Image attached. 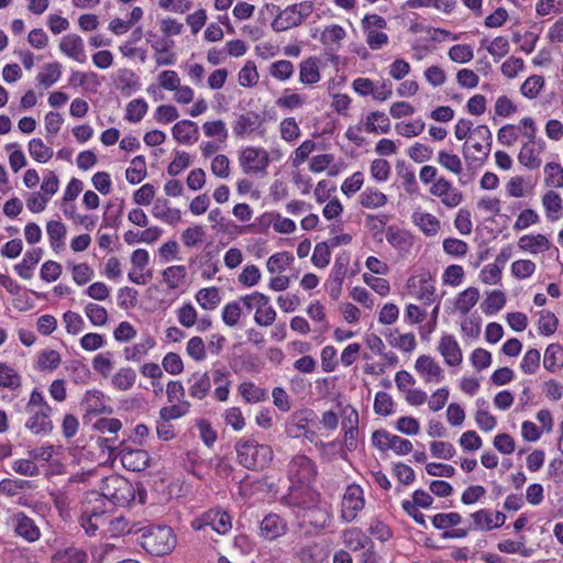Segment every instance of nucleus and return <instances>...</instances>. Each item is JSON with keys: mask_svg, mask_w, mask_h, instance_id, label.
Wrapping results in <instances>:
<instances>
[{"mask_svg": "<svg viewBox=\"0 0 563 563\" xmlns=\"http://www.w3.org/2000/svg\"><path fill=\"white\" fill-rule=\"evenodd\" d=\"M62 65L57 62L48 63L44 67V71L40 73L36 77L38 82L46 88L55 84L62 75Z\"/></svg>", "mask_w": 563, "mask_h": 563, "instance_id": "nucleus-40", "label": "nucleus"}, {"mask_svg": "<svg viewBox=\"0 0 563 563\" xmlns=\"http://www.w3.org/2000/svg\"><path fill=\"white\" fill-rule=\"evenodd\" d=\"M540 362V352L537 349H530L526 352L521 361L520 368L522 369L523 373L531 375L538 371Z\"/></svg>", "mask_w": 563, "mask_h": 563, "instance_id": "nucleus-56", "label": "nucleus"}, {"mask_svg": "<svg viewBox=\"0 0 563 563\" xmlns=\"http://www.w3.org/2000/svg\"><path fill=\"white\" fill-rule=\"evenodd\" d=\"M42 254L43 250L41 247L26 252L23 261L14 266L16 274L24 279H30L33 276L34 267L42 258Z\"/></svg>", "mask_w": 563, "mask_h": 563, "instance_id": "nucleus-22", "label": "nucleus"}, {"mask_svg": "<svg viewBox=\"0 0 563 563\" xmlns=\"http://www.w3.org/2000/svg\"><path fill=\"white\" fill-rule=\"evenodd\" d=\"M393 398L385 391H378L375 396L374 410L377 415L388 416L393 412Z\"/></svg>", "mask_w": 563, "mask_h": 563, "instance_id": "nucleus-63", "label": "nucleus"}, {"mask_svg": "<svg viewBox=\"0 0 563 563\" xmlns=\"http://www.w3.org/2000/svg\"><path fill=\"white\" fill-rule=\"evenodd\" d=\"M299 489L292 488L285 497L288 505L302 510V519L316 528H324L329 521V512L318 507L319 494L312 489H306V496H299Z\"/></svg>", "mask_w": 563, "mask_h": 563, "instance_id": "nucleus-1", "label": "nucleus"}, {"mask_svg": "<svg viewBox=\"0 0 563 563\" xmlns=\"http://www.w3.org/2000/svg\"><path fill=\"white\" fill-rule=\"evenodd\" d=\"M258 81V74L254 63L247 62L239 73V82L243 87H252Z\"/></svg>", "mask_w": 563, "mask_h": 563, "instance_id": "nucleus-64", "label": "nucleus"}, {"mask_svg": "<svg viewBox=\"0 0 563 563\" xmlns=\"http://www.w3.org/2000/svg\"><path fill=\"white\" fill-rule=\"evenodd\" d=\"M126 180L130 184H139L146 176V163L143 155L135 156L131 161V166L125 172Z\"/></svg>", "mask_w": 563, "mask_h": 563, "instance_id": "nucleus-33", "label": "nucleus"}, {"mask_svg": "<svg viewBox=\"0 0 563 563\" xmlns=\"http://www.w3.org/2000/svg\"><path fill=\"white\" fill-rule=\"evenodd\" d=\"M63 321L66 327V331L69 334H78L84 330L85 321L82 317L74 311H67L63 316Z\"/></svg>", "mask_w": 563, "mask_h": 563, "instance_id": "nucleus-60", "label": "nucleus"}, {"mask_svg": "<svg viewBox=\"0 0 563 563\" xmlns=\"http://www.w3.org/2000/svg\"><path fill=\"white\" fill-rule=\"evenodd\" d=\"M396 169L398 176L402 180V186L405 190L410 195L417 192L418 184L416 180L415 173L410 168H408L404 162H398L396 164Z\"/></svg>", "mask_w": 563, "mask_h": 563, "instance_id": "nucleus-43", "label": "nucleus"}, {"mask_svg": "<svg viewBox=\"0 0 563 563\" xmlns=\"http://www.w3.org/2000/svg\"><path fill=\"white\" fill-rule=\"evenodd\" d=\"M296 556L302 563H314L322 560L323 550L318 543H308L296 551Z\"/></svg>", "mask_w": 563, "mask_h": 563, "instance_id": "nucleus-38", "label": "nucleus"}, {"mask_svg": "<svg viewBox=\"0 0 563 563\" xmlns=\"http://www.w3.org/2000/svg\"><path fill=\"white\" fill-rule=\"evenodd\" d=\"M521 123L522 125H529L531 128V131L525 132V135L528 137V142L522 145L518 159L522 165H525L529 169H536L541 164L540 158H538V154H536L534 147L536 125L531 118H523L521 120Z\"/></svg>", "mask_w": 563, "mask_h": 563, "instance_id": "nucleus-10", "label": "nucleus"}, {"mask_svg": "<svg viewBox=\"0 0 563 563\" xmlns=\"http://www.w3.org/2000/svg\"><path fill=\"white\" fill-rule=\"evenodd\" d=\"M287 477L292 484L290 490L299 489V496H306V489H311L310 485L317 477V466L307 455L296 454L287 465Z\"/></svg>", "mask_w": 563, "mask_h": 563, "instance_id": "nucleus-4", "label": "nucleus"}, {"mask_svg": "<svg viewBox=\"0 0 563 563\" xmlns=\"http://www.w3.org/2000/svg\"><path fill=\"white\" fill-rule=\"evenodd\" d=\"M187 354L197 362L206 358V344L200 336L191 338L186 346Z\"/></svg>", "mask_w": 563, "mask_h": 563, "instance_id": "nucleus-62", "label": "nucleus"}, {"mask_svg": "<svg viewBox=\"0 0 563 563\" xmlns=\"http://www.w3.org/2000/svg\"><path fill=\"white\" fill-rule=\"evenodd\" d=\"M10 525L18 537L23 538L27 542H35L41 537L40 528L34 520L24 512H16L10 518Z\"/></svg>", "mask_w": 563, "mask_h": 563, "instance_id": "nucleus-11", "label": "nucleus"}, {"mask_svg": "<svg viewBox=\"0 0 563 563\" xmlns=\"http://www.w3.org/2000/svg\"><path fill=\"white\" fill-rule=\"evenodd\" d=\"M386 240L399 250H405L411 245L410 235L405 231L396 230L394 227L387 229Z\"/></svg>", "mask_w": 563, "mask_h": 563, "instance_id": "nucleus-53", "label": "nucleus"}, {"mask_svg": "<svg viewBox=\"0 0 563 563\" xmlns=\"http://www.w3.org/2000/svg\"><path fill=\"white\" fill-rule=\"evenodd\" d=\"M22 385L20 374L5 363H0V387L16 390Z\"/></svg>", "mask_w": 563, "mask_h": 563, "instance_id": "nucleus-31", "label": "nucleus"}, {"mask_svg": "<svg viewBox=\"0 0 563 563\" xmlns=\"http://www.w3.org/2000/svg\"><path fill=\"white\" fill-rule=\"evenodd\" d=\"M173 136L177 142L188 144L195 143L199 137V130L195 122L190 120H183L173 126Z\"/></svg>", "mask_w": 563, "mask_h": 563, "instance_id": "nucleus-21", "label": "nucleus"}, {"mask_svg": "<svg viewBox=\"0 0 563 563\" xmlns=\"http://www.w3.org/2000/svg\"><path fill=\"white\" fill-rule=\"evenodd\" d=\"M474 528L492 530L494 528L501 527L506 521V516L501 511H496L493 517L487 509H481L472 514Z\"/></svg>", "mask_w": 563, "mask_h": 563, "instance_id": "nucleus-20", "label": "nucleus"}, {"mask_svg": "<svg viewBox=\"0 0 563 563\" xmlns=\"http://www.w3.org/2000/svg\"><path fill=\"white\" fill-rule=\"evenodd\" d=\"M60 354L55 350H43L38 354L37 366L40 369L54 371L60 364Z\"/></svg>", "mask_w": 563, "mask_h": 563, "instance_id": "nucleus-50", "label": "nucleus"}, {"mask_svg": "<svg viewBox=\"0 0 563 563\" xmlns=\"http://www.w3.org/2000/svg\"><path fill=\"white\" fill-rule=\"evenodd\" d=\"M147 111V103L143 99H134L126 107L125 119L130 122H139Z\"/></svg>", "mask_w": 563, "mask_h": 563, "instance_id": "nucleus-55", "label": "nucleus"}, {"mask_svg": "<svg viewBox=\"0 0 563 563\" xmlns=\"http://www.w3.org/2000/svg\"><path fill=\"white\" fill-rule=\"evenodd\" d=\"M85 313L89 321L96 327L104 325L108 322V312L100 305L92 302L87 303L85 306Z\"/></svg>", "mask_w": 563, "mask_h": 563, "instance_id": "nucleus-51", "label": "nucleus"}, {"mask_svg": "<svg viewBox=\"0 0 563 563\" xmlns=\"http://www.w3.org/2000/svg\"><path fill=\"white\" fill-rule=\"evenodd\" d=\"M122 465L132 472H141L148 465L150 456L145 450L123 448L120 453Z\"/></svg>", "mask_w": 563, "mask_h": 563, "instance_id": "nucleus-14", "label": "nucleus"}, {"mask_svg": "<svg viewBox=\"0 0 563 563\" xmlns=\"http://www.w3.org/2000/svg\"><path fill=\"white\" fill-rule=\"evenodd\" d=\"M207 527H210L213 531L220 534H224L232 528L231 517L225 511L209 510L202 516L201 523L197 529Z\"/></svg>", "mask_w": 563, "mask_h": 563, "instance_id": "nucleus-15", "label": "nucleus"}, {"mask_svg": "<svg viewBox=\"0 0 563 563\" xmlns=\"http://www.w3.org/2000/svg\"><path fill=\"white\" fill-rule=\"evenodd\" d=\"M142 548L152 555H165L176 547V536L170 527L151 526L139 530Z\"/></svg>", "mask_w": 563, "mask_h": 563, "instance_id": "nucleus-3", "label": "nucleus"}, {"mask_svg": "<svg viewBox=\"0 0 563 563\" xmlns=\"http://www.w3.org/2000/svg\"><path fill=\"white\" fill-rule=\"evenodd\" d=\"M506 303V296L500 290L492 291L482 303V309L486 314H493L499 311Z\"/></svg>", "mask_w": 563, "mask_h": 563, "instance_id": "nucleus-49", "label": "nucleus"}, {"mask_svg": "<svg viewBox=\"0 0 563 563\" xmlns=\"http://www.w3.org/2000/svg\"><path fill=\"white\" fill-rule=\"evenodd\" d=\"M103 397L104 395L100 390L87 391L84 398L86 411L89 413H103L108 411Z\"/></svg>", "mask_w": 563, "mask_h": 563, "instance_id": "nucleus-35", "label": "nucleus"}, {"mask_svg": "<svg viewBox=\"0 0 563 563\" xmlns=\"http://www.w3.org/2000/svg\"><path fill=\"white\" fill-rule=\"evenodd\" d=\"M46 231L49 236L51 246L58 250L64 246V239L66 236V227L59 221H48Z\"/></svg>", "mask_w": 563, "mask_h": 563, "instance_id": "nucleus-37", "label": "nucleus"}, {"mask_svg": "<svg viewBox=\"0 0 563 563\" xmlns=\"http://www.w3.org/2000/svg\"><path fill=\"white\" fill-rule=\"evenodd\" d=\"M152 213L155 218L169 224H175L180 220V211L178 209H170L166 199H157L153 206Z\"/></svg>", "mask_w": 563, "mask_h": 563, "instance_id": "nucleus-27", "label": "nucleus"}, {"mask_svg": "<svg viewBox=\"0 0 563 563\" xmlns=\"http://www.w3.org/2000/svg\"><path fill=\"white\" fill-rule=\"evenodd\" d=\"M190 408L189 401H181L179 405H173L168 407H163L159 410V419L170 421L174 419H178L183 416H185Z\"/></svg>", "mask_w": 563, "mask_h": 563, "instance_id": "nucleus-54", "label": "nucleus"}, {"mask_svg": "<svg viewBox=\"0 0 563 563\" xmlns=\"http://www.w3.org/2000/svg\"><path fill=\"white\" fill-rule=\"evenodd\" d=\"M413 222L426 235H435L440 229V221L430 213H415Z\"/></svg>", "mask_w": 563, "mask_h": 563, "instance_id": "nucleus-36", "label": "nucleus"}, {"mask_svg": "<svg viewBox=\"0 0 563 563\" xmlns=\"http://www.w3.org/2000/svg\"><path fill=\"white\" fill-rule=\"evenodd\" d=\"M29 152L40 163H46L53 156V150L46 146L41 139H32L30 141Z\"/></svg>", "mask_w": 563, "mask_h": 563, "instance_id": "nucleus-44", "label": "nucleus"}, {"mask_svg": "<svg viewBox=\"0 0 563 563\" xmlns=\"http://www.w3.org/2000/svg\"><path fill=\"white\" fill-rule=\"evenodd\" d=\"M196 300L202 309L214 310L221 302V296L218 288L208 287L196 294Z\"/></svg>", "mask_w": 563, "mask_h": 563, "instance_id": "nucleus-29", "label": "nucleus"}, {"mask_svg": "<svg viewBox=\"0 0 563 563\" xmlns=\"http://www.w3.org/2000/svg\"><path fill=\"white\" fill-rule=\"evenodd\" d=\"M542 203L550 220L554 221L559 219V216H552V213H558L562 209V199L558 192L553 190L545 192L542 198Z\"/></svg>", "mask_w": 563, "mask_h": 563, "instance_id": "nucleus-48", "label": "nucleus"}, {"mask_svg": "<svg viewBox=\"0 0 563 563\" xmlns=\"http://www.w3.org/2000/svg\"><path fill=\"white\" fill-rule=\"evenodd\" d=\"M136 373L130 367L121 368L112 377V385L120 390H129L135 383Z\"/></svg>", "mask_w": 563, "mask_h": 563, "instance_id": "nucleus-41", "label": "nucleus"}, {"mask_svg": "<svg viewBox=\"0 0 563 563\" xmlns=\"http://www.w3.org/2000/svg\"><path fill=\"white\" fill-rule=\"evenodd\" d=\"M104 500L106 498L100 494L95 498V504L91 500L86 501L80 516V525L87 534L92 536L98 529L107 526L110 514L104 509Z\"/></svg>", "mask_w": 563, "mask_h": 563, "instance_id": "nucleus-6", "label": "nucleus"}, {"mask_svg": "<svg viewBox=\"0 0 563 563\" xmlns=\"http://www.w3.org/2000/svg\"><path fill=\"white\" fill-rule=\"evenodd\" d=\"M154 342L152 339H146L144 342L136 343L133 346L124 349V355L128 361H140L147 351L153 346Z\"/></svg>", "mask_w": 563, "mask_h": 563, "instance_id": "nucleus-57", "label": "nucleus"}, {"mask_svg": "<svg viewBox=\"0 0 563 563\" xmlns=\"http://www.w3.org/2000/svg\"><path fill=\"white\" fill-rule=\"evenodd\" d=\"M343 540L346 548L352 551L366 549V545L371 543L369 539L358 528H351L345 530L343 532Z\"/></svg>", "mask_w": 563, "mask_h": 563, "instance_id": "nucleus-30", "label": "nucleus"}, {"mask_svg": "<svg viewBox=\"0 0 563 563\" xmlns=\"http://www.w3.org/2000/svg\"><path fill=\"white\" fill-rule=\"evenodd\" d=\"M543 366L547 371L555 373L563 366V351L558 344H550L545 349Z\"/></svg>", "mask_w": 563, "mask_h": 563, "instance_id": "nucleus-28", "label": "nucleus"}, {"mask_svg": "<svg viewBox=\"0 0 563 563\" xmlns=\"http://www.w3.org/2000/svg\"><path fill=\"white\" fill-rule=\"evenodd\" d=\"M360 202L365 208H378L387 202V197L376 189L367 188L361 194Z\"/></svg>", "mask_w": 563, "mask_h": 563, "instance_id": "nucleus-47", "label": "nucleus"}, {"mask_svg": "<svg viewBox=\"0 0 563 563\" xmlns=\"http://www.w3.org/2000/svg\"><path fill=\"white\" fill-rule=\"evenodd\" d=\"M185 276L186 268L181 265L169 266L163 272L164 282L170 289L178 288L183 284Z\"/></svg>", "mask_w": 563, "mask_h": 563, "instance_id": "nucleus-42", "label": "nucleus"}, {"mask_svg": "<svg viewBox=\"0 0 563 563\" xmlns=\"http://www.w3.org/2000/svg\"><path fill=\"white\" fill-rule=\"evenodd\" d=\"M364 505L365 500L361 486L355 484L347 486L342 499V520L345 522L353 521L356 518L358 511L364 508Z\"/></svg>", "mask_w": 563, "mask_h": 563, "instance_id": "nucleus-9", "label": "nucleus"}, {"mask_svg": "<svg viewBox=\"0 0 563 563\" xmlns=\"http://www.w3.org/2000/svg\"><path fill=\"white\" fill-rule=\"evenodd\" d=\"M87 553L77 547L58 549L52 556V563H87Z\"/></svg>", "mask_w": 563, "mask_h": 563, "instance_id": "nucleus-23", "label": "nucleus"}, {"mask_svg": "<svg viewBox=\"0 0 563 563\" xmlns=\"http://www.w3.org/2000/svg\"><path fill=\"white\" fill-rule=\"evenodd\" d=\"M378 129L383 133H387L390 129V120L384 112H371L366 118L365 131L368 133H375Z\"/></svg>", "mask_w": 563, "mask_h": 563, "instance_id": "nucleus-32", "label": "nucleus"}, {"mask_svg": "<svg viewBox=\"0 0 563 563\" xmlns=\"http://www.w3.org/2000/svg\"><path fill=\"white\" fill-rule=\"evenodd\" d=\"M205 230L201 225H195L186 229L181 234V241L187 247H192L201 243L205 239Z\"/></svg>", "mask_w": 563, "mask_h": 563, "instance_id": "nucleus-61", "label": "nucleus"}, {"mask_svg": "<svg viewBox=\"0 0 563 563\" xmlns=\"http://www.w3.org/2000/svg\"><path fill=\"white\" fill-rule=\"evenodd\" d=\"M30 415L25 422V427L34 434H47L53 430V423L49 419L51 411H44L42 409H35Z\"/></svg>", "mask_w": 563, "mask_h": 563, "instance_id": "nucleus-19", "label": "nucleus"}, {"mask_svg": "<svg viewBox=\"0 0 563 563\" xmlns=\"http://www.w3.org/2000/svg\"><path fill=\"white\" fill-rule=\"evenodd\" d=\"M492 139V133L488 126H476L471 134V145H468V143L466 142L463 146L465 156L467 157L470 148H473V159L484 161L489 155Z\"/></svg>", "mask_w": 563, "mask_h": 563, "instance_id": "nucleus-8", "label": "nucleus"}, {"mask_svg": "<svg viewBox=\"0 0 563 563\" xmlns=\"http://www.w3.org/2000/svg\"><path fill=\"white\" fill-rule=\"evenodd\" d=\"M438 351L450 366H457L462 363L463 355L457 341L451 334H444L439 343Z\"/></svg>", "mask_w": 563, "mask_h": 563, "instance_id": "nucleus-16", "label": "nucleus"}, {"mask_svg": "<svg viewBox=\"0 0 563 563\" xmlns=\"http://www.w3.org/2000/svg\"><path fill=\"white\" fill-rule=\"evenodd\" d=\"M59 49L68 57L85 63L87 56L84 51V42L79 35L68 34L65 35L59 43Z\"/></svg>", "mask_w": 563, "mask_h": 563, "instance_id": "nucleus-17", "label": "nucleus"}, {"mask_svg": "<svg viewBox=\"0 0 563 563\" xmlns=\"http://www.w3.org/2000/svg\"><path fill=\"white\" fill-rule=\"evenodd\" d=\"M202 129L208 137H216L220 142L225 141L228 137V130L221 120L206 122Z\"/></svg>", "mask_w": 563, "mask_h": 563, "instance_id": "nucleus-59", "label": "nucleus"}, {"mask_svg": "<svg viewBox=\"0 0 563 563\" xmlns=\"http://www.w3.org/2000/svg\"><path fill=\"white\" fill-rule=\"evenodd\" d=\"M479 299V291L475 287H470L462 291L455 302L456 309L466 314L476 305Z\"/></svg>", "mask_w": 563, "mask_h": 563, "instance_id": "nucleus-34", "label": "nucleus"}, {"mask_svg": "<svg viewBox=\"0 0 563 563\" xmlns=\"http://www.w3.org/2000/svg\"><path fill=\"white\" fill-rule=\"evenodd\" d=\"M438 163L448 169L449 172L459 175L462 173V161L461 158L455 155L448 153L445 151H441L438 154Z\"/></svg>", "mask_w": 563, "mask_h": 563, "instance_id": "nucleus-52", "label": "nucleus"}, {"mask_svg": "<svg viewBox=\"0 0 563 563\" xmlns=\"http://www.w3.org/2000/svg\"><path fill=\"white\" fill-rule=\"evenodd\" d=\"M187 384L189 395L199 400L203 399L211 389V379L207 372H195Z\"/></svg>", "mask_w": 563, "mask_h": 563, "instance_id": "nucleus-18", "label": "nucleus"}, {"mask_svg": "<svg viewBox=\"0 0 563 563\" xmlns=\"http://www.w3.org/2000/svg\"><path fill=\"white\" fill-rule=\"evenodd\" d=\"M238 462L247 470L256 471L266 467L273 460V450L253 439H241L235 443Z\"/></svg>", "mask_w": 563, "mask_h": 563, "instance_id": "nucleus-2", "label": "nucleus"}, {"mask_svg": "<svg viewBox=\"0 0 563 563\" xmlns=\"http://www.w3.org/2000/svg\"><path fill=\"white\" fill-rule=\"evenodd\" d=\"M240 165L245 174H266L269 165V154L262 147H246L239 157Z\"/></svg>", "mask_w": 563, "mask_h": 563, "instance_id": "nucleus-7", "label": "nucleus"}, {"mask_svg": "<svg viewBox=\"0 0 563 563\" xmlns=\"http://www.w3.org/2000/svg\"><path fill=\"white\" fill-rule=\"evenodd\" d=\"M518 246L522 251L537 254L548 251L551 247V243L543 234L523 235L519 239Z\"/></svg>", "mask_w": 563, "mask_h": 563, "instance_id": "nucleus-24", "label": "nucleus"}, {"mask_svg": "<svg viewBox=\"0 0 563 563\" xmlns=\"http://www.w3.org/2000/svg\"><path fill=\"white\" fill-rule=\"evenodd\" d=\"M545 185L549 187L562 188L563 187V167L554 162L548 163L544 166Z\"/></svg>", "mask_w": 563, "mask_h": 563, "instance_id": "nucleus-46", "label": "nucleus"}, {"mask_svg": "<svg viewBox=\"0 0 563 563\" xmlns=\"http://www.w3.org/2000/svg\"><path fill=\"white\" fill-rule=\"evenodd\" d=\"M294 261L288 252H279L272 255L266 263L267 271L272 274L285 271Z\"/></svg>", "mask_w": 563, "mask_h": 563, "instance_id": "nucleus-39", "label": "nucleus"}, {"mask_svg": "<svg viewBox=\"0 0 563 563\" xmlns=\"http://www.w3.org/2000/svg\"><path fill=\"white\" fill-rule=\"evenodd\" d=\"M331 257L330 246L325 242H320L314 246L311 262L319 268L325 267Z\"/></svg>", "mask_w": 563, "mask_h": 563, "instance_id": "nucleus-58", "label": "nucleus"}, {"mask_svg": "<svg viewBox=\"0 0 563 563\" xmlns=\"http://www.w3.org/2000/svg\"><path fill=\"white\" fill-rule=\"evenodd\" d=\"M299 78L303 84H314L319 81L320 74L314 59L308 58L300 64Z\"/></svg>", "mask_w": 563, "mask_h": 563, "instance_id": "nucleus-45", "label": "nucleus"}, {"mask_svg": "<svg viewBox=\"0 0 563 563\" xmlns=\"http://www.w3.org/2000/svg\"><path fill=\"white\" fill-rule=\"evenodd\" d=\"M278 12L275 20L272 22V29L279 33L291 27L299 26L303 21L298 14L296 5H288L286 9L280 10L279 7L272 5Z\"/></svg>", "mask_w": 563, "mask_h": 563, "instance_id": "nucleus-13", "label": "nucleus"}, {"mask_svg": "<svg viewBox=\"0 0 563 563\" xmlns=\"http://www.w3.org/2000/svg\"><path fill=\"white\" fill-rule=\"evenodd\" d=\"M261 125L260 115L255 112L241 114L234 125L233 131L238 136L254 132Z\"/></svg>", "mask_w": 563, "mask_h": 563, "instance_id": "nucleus-26", "label": "nucleus"}, {"mask_svg": "<svg viewBox=\"0 0 563 563\" xmlns=\"http://www.w3.org/2000/svg\"><path fill=\"white\" fill-rule=\"evenodd\" d=\"M287 521L277 514H268L261 521L260 536L268 541L276 540L287 532Z\"/></svg>", "mask_w": 563, "mask_h": 563, "instance_id": "nucleus-12", "label": "nucleus"}, {"mask_svg": "<svg viewBox=\"0 0 563 563\" xmlns=\"http://www.w3.org/2000/svg\"><path fill=\"white\" fill-rule=\"evenodd\" d=\"M415 369L421 375H427V382L431 380L432 378L438 380L442 378V368L437 362H434L432 357L428 355H421L417 358Z\"/></svg>", "mask_w": 563, "mask_h": 563, "instance_id": "nucleus-25", "label": "nucleus"}, {"mask_svg": "<svg viewBox=\"0 0 563 563\" xmlns=\"http://www.w3.org/2000/svg\"><path fill=\"white\" fill-rule=\"evenodd\" d=\"M101 495L115 506L125 507L135 498V490L125 477L112 474L102 479Z\"/></svg>", "mask_w": 563, "mask_h": 563, "instance_id": "nucleus-5", "label": "nucleus"}]
</instances>
